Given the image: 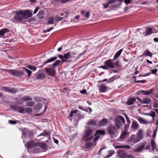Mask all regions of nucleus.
<instances>
[{
  "label": "nucleus",
  "mask_w": 158,
  "mask_h": 158,
  "mask_svg": "<svg viewBox=\"0 0 158 158\" xmlns=\"http://www.w3.org/2000/svg\"><path fill=\"white\" fill-rule=\"evenodd\" d=\"M32 11L27 10L24 12L22 10H20L16 13V15L14 17V19L18 22H21L24 19H26L32 16Z\"/></svg>",
  "instance_id": "1"
},
{
  "label": "nucleus",
  "mask_w": 158,
  "mask_h": 158,
  "mask_svg": "<svg viewBox=\"0 0 158 158\" xmlns=\"http://www.w3.org/2000/svg\"><path fill=\"white\" fill-rule=\"evenodd\" d=\"M143 130L140 129L137 132L136 135H133L130 137L128 141L135 144L142 139L143 137Z\"/></svg>",
  "instance_id": "2"
},
{
  "label": "nucleus",
  "mask_w": 158,
  "mask_h": 158,
  "mask_svg": "<svg viewBox=\"0 0 158 158\" xmlns=\"http://www.w3.org/2000/svg\"><path fill=\"white\" fill-rule=\"evenodd\" d=\"M115 127L118 129L122 126V123L125 124V121L122 116L118 115L114 120Z\"/></svg>",
  "instance_id": "3"
},
{
  "label": "nucleus",
  "mask_w": 158,
  "mask_h": 158,
  "mask_svg": "<svg viewBox=\"0 0 158 158\" xmlns=\"http://www.w3.org/2000/svg\"><path fill=\"white\" fill-rule=\"evenodd\" d=\"M93 137L92 135V130L91 129H86L84 132L83 137L84 140L85 141L89 140Z\"/></svg>",
  "instance_id": "4"
},
{
  "label": "nucleus",
  "mask_w": 158,
  "mask_h": 158,
  "mask_svg": "<svg viewBox=\"0 0 158 158\" xmlns=\"http://www.w3.org/2000/svg\"><path fill=\"white\" fill-rule=\"evenodd\" d=\"M113 59H110L104 62L105 65L101 66L100 68L104 69H107L109 68H114V65L113 63Z\"/></svg>",
  "instance_id": "5"
},
{
  "label": "nucleus",
  "mask_w": 158,
  "mask_h": 158,
  "mask_svg": "<svg viewBox=\"0 0 158 158\" xmlns=\"http://www.w3.org/2000/svg\"><path fill=\"white\" fill-rule=\"evenodd\" d=\"M6 71L10 74L17 77L21 76L23 75V72L22 71L9 69H7Z\"/></svg>",
  "instance_id": "6"
},
{
  "label": "nucleus",
  "mask_w": 158,
  "mask_h": 158,
  "mask_svg": "<svg viewBox=\"0 0 158 158\" xmlns=\"http://www.w3.org/2000/svg\"><path fill=\"white\" fill-rule=\"evenodd\" d=\"M58 57L64 62H66L71 57L70 52L64 54L63 56L59 55L58 56Z\"/></svg>",
  "instance_id": "7"
},
{
  "label": "nucleus",
  "mask_w": 158,
  "mask_h": 158,
  "mask_svg": "<svg viewBox=\"0 0 158 158\" xmlns=\"http://www.w3.org/2000/svg\"><path fill=\"white\" fill-rule=\"evenodd\" d=\"M118 129L115 127L110 125L108 128V133L110 135H114L116 131Z\"/></svg>",
  "instance_id": "8"
},
{
  "label": "nucleus",
  "mask_w": 158,
  "mask_h": 158,
  "mask_svg": "<svg viewBox=\"0 0 158 158\" xmlns=\"http://www.w3.org/2000/svg\"><path fill=\"white\" fill-rule=\"evenodd\" d=\"M2 90L7 93H11L14 94L17 91L16 89L8 87H4L2 88Z\"/></svg>",
  "instance_id": "9"
},
{
  "label": "nucleus",
  "mask_w": 158,
  "mask_h": 158,
  "mask_svg": "<svg viewBox=\"0 0 158 158\" xmlns=\"http://www.w3.org/2000/svg\"><path fill=\"white\" fill-rule=\"evenodd\" d=\"M45 69L46 73L50 76L52 77L55 76V70L52 67H46L45 68Z\"/></svg>",
  "instance_id": "10"
},
{
  "label": "nucleus",
  "mask_w": 158,
  "mask_h": 158,
  "mask_svg": "<svg viewBox=\"0 0 158 158\" xmlns=\"http://www.w3.org/2000/svg\"><path fill=\"white\" fill-rule=\"evenodd\" d=\"M36 143L35 142L34 140H32L27 142L26 144H25V147L28 148L30 149L32 148L36 147Z\"/></svg>",
  "instance_id": "11"
},
{
  "label": "nucleus",
  "mask_w": 158,
  "mask_h": 158,
  "mask_svg": "<svg viewBox=\"0 0 158 158\" xmlns=\"http://www.w3.org/2000/svg\"><path fill=\"white\" fill-rule=\"evenodd\" d=\"M11 107L12 109L14 110H17L19 113H24L25 109H24L22 107H19L15 105L11 106Z\"/></svg>",
  "instance_id": "12"
},
{
  "label": "nucleus",
  "mask_w": 158,
  "mask_h": 158,
  "mask_svg": "<svg viewBox=\"0 0 158 158\" xmlns=\"http://www.w3.org/2000/svg\"><path fill=\"white\" fill-rule=\"evenodd\" d=\"M127 153L123 150H119L118 153V156L120 158H125L126 157Z\"/></svg>",
  "instance_id": "13"
},
{
  "label": "nucleus",
  "mask_w": 158,
  "mask_h": 158,
  "mask_svg": "<svg viewBox=\"0 0 158 158\" xmlns=\"http://www.w3.org/2000/svg\"><path fill=\"white\" fill-rule=\"evenodd\" d=\"M139 127V125L138 123L135 121H133L131 126V128L134 130L137 129Z\"/></svg>",
  "instance_id": "14"
},
{
  "label": "nucleus",
  "mask_w": 158,
  "mask_h": 158,
  "mask_svg": "<svg viewBox=\"0 0 158 158\" xmlns=\"http://www.w3.org/2000/svg\"><path fill=\"white\" fill-rule=\"evenodd\" d=\"M145 147V144L143 143L139 147L135 149L134 152H140Z\"/></svg>",
  "instance_id": "15"
},
{
  "label": "nucleus",
  "mask_w": 158,
  "mask_h": 158,
  "mask_svg": "<svg viewBox=\"0 0 158 158\" xmlns=\"http://www.w3.org/2000/svg\"><path fill=\"white\" fill-rule=\"evenodd\" d=\"M36 146L41 148L42 149H45L46 148V144L44 143L37 142L36 143Z\"/></svg>",
  "instance_id": "16"
},
{
  "label": "nucleus",
  "mask_w": 158,
  "mask_h": 158,
  "mask_svg": "<svg viewBox=\"0 0 158 158\" xmlns=\"http://www.w3.org/2000/svg\"><path fill=\"white\" fill-rule=\"evenodd\" d=\"M123 49H121L116 53L113 59V61L116 60L119 57V56L120 55Z\"/></svg>",
  "instance_id": "17"
},
{
  "label": "nucleus",
  "mask_w": 158,
  "mask_h": 158,
  "mask_svg": "<svg viewBox=\"0 0 158 158\" xmlns=\"http://www.w3.org/2000/svg\"><path fill=\"white\" fill-rule=\"evenodd\" d=\"M152 54L148 50H147L143 53L141 56H148L150 57L152 56Z\"/></svg>",
  "instance_id": "18"
},
{
  "label": "nucleus",
  "mask_w": 158,
  "mask_h": 158,
  "mask_svg": "<svg viewBox=\"0 0 158 158\" xmlns=\"http://www.w3.org/2000/svg\"><path fill=\"white\" fill-rule=\"evenodd\" d=\"M44 11L43 10H40L37 14V18L39 19H42L44 17Z\"/></svg>",
  "instance_id": "19"
},
{
  "label": "nucleus",
  "mask_w": 158,
  "mask_h": 158,
  "mask_svg": "<svg viewBox=\"0 0 158 158\" xmlns=\"http://www.w3.org/2000/svg\"><path fill=\"white\" fill-rule=\"evenodd\" d=\"M99 90L101 92H105L106 90L107 87L104 85H101L98 87Z\"/></svg>",
  "instance_id": "20"
},
{
  "label": "nucleus",
  "mask_w": 158,
  "mask_h": 158,
  "mask_svg": "<svg viewBox=\"0 0 158 158\" xmlns=\"http://www.w3.org/2000/svg\"><path fill=\"white\" fill-rule=\"evenodd\" d=\"M9 31L8 29L6 28L0 30V37L4 36L5 33L8 32Z\"/></svg>",
  "instance_id": "21"
},
{
  "label": "nucleus",
  "mask_w": 158,
  "mask_h": 158,
  "mask_svg": "<svg viewBox=\"0 0 158 158\" xmlns=\"http://www.w3.org/2000/svg\"><path fill=\"white\" fill-rule=\"evenodd\" d=\"M124 116L126 118L127 122V123L125 125V127L126 128H127L129 127L131 121L130 120L127 114H125Z\"/></svg>",
  "instance_id": "22"
},
{
  "label": "nucleus",
  "mask_w": 158,
  "mask_h": 158,
  "mask_svg": "<svg viewBox=\"0 0 158 158\" xmlns=\"http://www.w3.org/2000/svg\"><path fill=\"white\" fill-rule=\"evenodd\" d=\"M127 132L125 131H124L122 132L121 135L120 136L119 138V140L121 139V140H123V139H125L126 137V136L127 135ZM119 140L120 141H121V140Z\"/></svg>",
  "instance_id": "23"
},
{
  "label": "nucleus",
  "mask_w": 158,
  "mask_h": 158,
  "mask_svg": "<svg viewBox=\"0 0 158 158\" xmlns=\"http://www.w3.org/2000/svg\"><path fill=\"white\" fill-rule=\"evenodd\" d=\"M151 101V99L148 98H145L143 99L141 101V103L148 104L150 103Z\"/></svg>",
  "instance_id": "24"
},
{
  "label": "nucleus",
  "mask_w": 158,
  "mask_h": 158,
  "mask_svg": "<svg viewBox=\"0 0 158 158\" xmlns=\"http://www.w3.org/2000/svg\"><path fill=\"white\" fill-rule=\"evenodd\" d=\"M108 122L107 119L104 118L101 120L99 123V125L100 126H102L106 125Z\"/></svg>",
  "instance_id": "25"
},
{
  "label": "nucleus",
  "mask_w": 158,
  "mask_h": 158,
  "mask_svg": "<svg viewBox=\"0 0 158 158\" xmlns=\"http://www.w3.org/2000/svg\"><path fill=\"white\" fill-rule=\"evenodd\" d=\"M146 33L145 36L149 35L152 33V29L151 28L147 27L146 29Z\"/></svg>",
  "instance_id": "26"
},
{
  "label": "nucleus",
  "mask_w": 158,
  "mask_h": 158,
  "mask_svg": "<svg viewBox=\"0 0 158 158\" xmlns=\"http://www.w3.org/2000/svg\"><path fill=\"white\" fill-rule=\"evenodd\" d=\"M57 58L56 56H55L54 57H52V58L48 59L44 63V64H43V65H44L47 63H48L49 62H52L54 61V60H56L57 59Z\"/></svg>",
  "instance_id": "27"
},
{
  "label": "nucleus",
  "mask_w": 158,
  "mask_h": 158,
  "mask_svg": "<svg viewBox=\"0 0 158 158\" xmlns=\"http://www.w3.org/2000/svg\"><path fill=\"white\" fill-rule=\"evenodd\" d=\"M137 119L139 122L141 124H145L148 123V121L147 120L142 118L139 117Z\"/></svg>",
  "instance_id": "28"
},
{
  "label": "nucleus",
  "mask_w": 158,
  "mask_h": 158,
  "mask_svg": "<svg viewBox=\"0 0 158 158\" xmlns=\"http://www.w3.org/2000/svg\"><path fill=\"white\" fill-rule=\"evenodd\" d=\"M50 135V133L48 131H47L46 130H45L39 135V136H43L46 137H49Z\"/></svg>",
  "instance_id": "29"
},
{
  "label": "nucleus",
  "mask_w": 158,
  "mask_h": 158,
  "mask_svg": "<svg viewBox=\"0 0 158 158\" xmlns=\"http://www.w3.org/2000/svg\"><path fill=\"white\" fill-rule=\"evenodd\" d=\"M115 153V152L114 150H110L108 152V155L105 156V158H109Z\"/></svg>",
  "instance_id": "30"
},
{
  "label": "nucleus",
  "mask_w": 158,
  "mask_h": 158,
  "mask_svg": "<svg viewBox=\"0 0 158 158\" xmlns=\"http://www.w3.org/2000/svg\"><path fill=\"white\" fill-rule=\"evenodd\" d=\"M151 148L152 150H154L156 147V144L155 140L154 139H151Z\"/></svg>",
  "instance_id": "31"
},
{
  "label": "nucleus",
  "mask_w": 158,
  "mask_h": 158,
  "mask_svg": "<svg viewBox=\"0 0 158 158\" xmlns=\"http://www.w3.org/2000/svg\"><path fill=\"white\" fill-rule=\"evenodd\" d=\"M145 114L151 116L153 119H154V118L156 116V113L155 112L153 111H151L149 113H145Z\"/></svg>",
  "instance_id": "32"
},
{
  "label": "nucleus",
  "mask_w": 158,
  "mask_h": 158,
  "mask_svg": "<svg viewBox=\"0 0 158 158\" xmlns=\"http://www.w3.org/2000/svg\"><path fill=\"white\" fill-rule=\"evenodd\" d=\"M45 77V75L44 73H41L38 74L37 78V79L40 80L44 79Z\"/></svg>",
  "instance_id": "33"
},
{
  "label": "nucleus",
  "mask_w": 158,
  "mask_h": 158,
  "mask_svg": "<svg viewBox=\"0 0 158 158\" xmlns=\"http://www.w3.org/2000/svg\"><path fill=\"white\" fill-rule=\"evenodd\" d=\"M97 121L96 120H92L88 121L87 123V125L89 126H95L96 125Z\"/></svg>",
  "instance_id": "34"
},
{
  "label": "nucleus",
  "mask_w": 158,
  "mask_h": 158,
  "mask_svg": "<svg viewBox=\"0 0 158 158\" xmlns=\"http://www.w3.org/2000/svg\"><path fill=\"white\" fill-rule=\"evenodd\" d=\"M140 92L145 95H148L152 92V90L151 89L149 91L147 90H142L140 91Z\"/></svg>",
  "instance_id": "35"
},
{
  "label": "nucleus",
  "mask_w": 158,
  "mask_h": 158,
  "mask_svg": "<svg viewBox=\"0 0 158 158\" xmlns=\"http://www.w3.org/2000/svg\"><path fill=\"white\" fill-rule=\"evenodd\" d=\"M135 98H132L128 100L127 103L128 105H131L133 103V102L135 101Z\"/></svg>",
  "instance_id": "36"
},
{
  "label": "nucleus",
  "mask_w": 158,
  "mask_h": 158,
  "mask_svg": "<svg viewBox=\"0 0 158 158\" xmlns=\"http://www.w3.org/2000/svg\"><path fill=\"white\" fill-rule=\"evenodd\" d=\"M54 23V19L53 17H50L48 18L47 24H52Z\"/></svg>",
  "instance_id": "37"
},
{
  "label": "nucleus",
  "mask_w": 158,
  "mask_h": 158,
  "mask_svg": "<svg viewBox=\"0 0 158 158\" xmlns=\"http://www.w3.org/2000/svg\"><path fill=\"white\" fill-rule=\"evenodd\" d=\"M22 99L24 101H27L31 100L32 98L28 96H27L23 97Z\"/></svg>",
  "instance_id": "38"
},
{
  "label": "nucleus",
  "mask_w": 158,
  "mask_h": 158,
  "mask_svg": "<svg viewBox=\"0 0 158 158\" xmlns=\"http://www.w3.org/2000/svg\"><path fill=\"white\" fill-rule=\"evenodd\" d=\"M60 62V61L59 60H56L54 63L52 64V66L54 67H55L56 66H59V64Z\"/></svg>",
  "instance_id": "39"
},
{
  "label": "nucleus",
  "mask_w": 158,
  "mask_h": 158,
  "mask_svg": "<svg viewBox=\"0 0 158 158\" xmlns=\"http://www.w3.org/2000/svg\"><path fill=\"white\" fill-rule=\"evenodd\" d=\"M35 104V102L34 101H30L26 103V105L28 106L32 107Z\"/></svg>",
  "instance_id": "40"
},
{
  "label": "nucleus",
  "mask_w": 158,
  "mask_h": 158,
  "mask_svg": "<svg viewBox=\"0 0 158 158\" xmlns=\"http://www.w3.org/2000/svg\"><path fill=\"white\" fill-rule=\"evenodd\" d=\"M26 112L28 114H31L32 112V109L30 108L27 107L25 108Z\"/></svg>",
  "instance_id": "41"
},
{
  "label": "nucleus",
  "mask_w": 158,
  "mask_h": 158,
  "mask_svg": "<svg viewBox=\"0 0 158 158\" xmlns=\"http://www.w3.org/2000/svg\"><path fill=\"white\" fill-rule=\"evenodd\" d=\"M105 133V131H104L97 130L96 134L98 135H104Z\"/></svg>",
  "instance_id": "42"
},
{
  "label": "nucleus",
  "mask_w": 158,
  "mask_h": 158,
  "mask_svg": "<svg viewBox=\"0 0 158 158\" xmlns=\"http://www.w3.org/2000/svg\"><path fill=\"white\" fill-rule=\"evenodd\" d=\"M23 71H26L27 72V73L28 74V76H30V75H31V71L28 70L27 68H25V67H23Z\"/></svg>",
  "instance_id": "43"
},
{
  "label": "nucleus",
  "mask_w": 158,
  "mask_h": 158,
  "mask_svg": "<svg viewBox=\"0 0 158 158\" xmlns=\"http://www.w3.org/2000/svg\"><path fill=\"white\" fill-rule=\"evenodd\" d=\"M93 143H87L85 144V147L87 148H90L93 146Z\"/></svg>",
  "instance_id": "44"
},
{
  "label": "nucleus",
  "mask_w": 158,
  "mask_h": 158,
  "mask_svg": "<svg viewBox=\"0 0 158 158\" xmlns=\"http://www.w3.org/2000/svg\"><path fill=\"white\" fill-rule=\"evenodd\" d=\"M63 17H60V16H56L55 17V20L56 21H60L63 20Z\"/></svg>",
  "instance_id": "45"
},
{
  "label": "nucleus",
  "mask_w": 158,
  "mask_h": 158,
  "mask_svg": "<svg viewBox=\"0 0 158 158\" xmlns=\"http://www.w3.org/2000/svg\"><path fill=\"white\" fill-rule=\"evenodd\" d=\"M78 112V110H74L72 111L71 113L69 114L70 117H72L75 114Z\"/></svg>",
  "instance_id": "46"
},
{
  "label": "nucleus",
  "mask_w": 158,
  "mask_h": 158,
  "mask_svg": "<svg viewBox=\"0 0 158 158\" xmlns=\"http://www.w3.org/2000/svg\"><path fill=\"white\" fill-rule=\"evenodd\" d=\"M32 152L34 153H37L40 152V150L39 148H35L33 150Z\"/></svg>",
  "instance_id": "47"
},
{
  "label": "nucleus",
  "mask_w": 158,
  "mask_h": 158,
  "mask_svg": "<svg viewBox=\"0 0 158 158\" xmlns=\"http://www.w3.org/2000/svg\"><path fill=\"white\" fill-rule=\"evenodd\" d=\"M42 105L41 103H39L36 105L35 106L36 109L38 110H40L41 109Z\"/></svg>",
  "instance_id": "48"
},
{
  "label": "nucleus",
  "mask_w": 158,
  "mask_h": 158,
  "mask_svg": "<svg viewBox=\"0 0 158 158\" xmlns=\"http://www.w3.org/2000/svg\"><path fill=\"white\" fill-rule=\"evenodd\" d=\"M135 81L136 83H144L146 82V80H139V81H136V80H135Z\"/></svg>",
  "instance_id": "49"
},
{
  "label": "nucleus",
  "mask_w": 158,
  "mask_h": 158,
  "mask_svg": "<svg viewBox=\"0 0 158 158\" xmlns=\"http://www.w3.org/2000/svg\"><path fill=\"white\" fill-rule=\"evenodd\" d=\"M157 130H154L153 132V138L155 139L156 137V134L157 133Z\"/></svg>",
  "instance_id": "50"
},
{
  "label": "nucleus",
  "mask_w": 158,
  "mask_h": 158,
  "mask_svg": "<svg viewBox=\"0 0 158 158\" xmlns=\"http://www.w3.org/2000/svg\"><path fill=\"white\" fill-rule=\"evenodd\" d=\"M94 135L95 136V137L94 139V141L95 142L99 138V136L96 135V134Z\"/></svg>",
  "instance_id": "51"
},
{
  "label": "nucleus",
  "mask_w": 158,
  "mask_h": 158,
  "mask_svg": "<svg viewBox=\"0 0 158 158\" xmlns=\"http://www.w3.org/2000/svg\"><path fill=\"white\" fill-rule=\"evenodd\" d=\"M115 79V78L114 77H113L110 78L108 80V82L109 83H110L113 81H114Z\"/></svg>",
  "instance_id": "52"
},
{
  "label": "nucleus",
  "mask_w": 158,
  "mask_h": 158,
  "mask_svg": "<svg viewBox=\"0 0 158 158\" xmlns=\"http://www.w3.org/2000/svg\"><path fill=\"white\" fill-rule=\"evenodd\" d=\"M71 54V57H74L73 55H76L77 53V52L76 51H73V52H69Z\"/></svg>",
  "instance_id": "53"
},
{
  "label": "nucleus",
  "mask_w": 158,
  "mask_h": 158,
  "mask_svg": "<svg viewBox=\"0 0 158 158\" xmlns=\"http://www.w3.org/2000/svg\"><path fill=\"white\" fill-rule=\"evenodd\" d=\"M72 0H61L60 2L62 3L69 2L71 1Z\"/></svg>",
  "instance_id": "54"
},
{
  "label": "nucleus",
  "mask_w": 158,
  "mask_h": 158,
  "mask_svg": "<svg viewBox=\"0 0 158 158\" xmlns=\"http://www.w3.org/2000/svg\"><path fill=\"white\" fill-rule=\"evenodd\" d=\"M114 65L117 67L120 66V62L119 60H118L114 63Z\"/></svg>",
  "instance_id": "55"
},
{
  "label": "nucleus",
  "mask_w": 158,
  "mask_h": 158,
  "mask_svg": "<svg viewBox=\"0 0 158 158\" xmlns=\"http://www.w3.org/2000/svg\"><path fill=\"white\" fill-rule=\"evenodd\" d=\"M150 149V144L149 143H148L146 145V147L145 148V149Z\"/></svg>",
  "instance_id": "56"
},
{
  "label": "nucleus",
  "mask_w": 158,
  "mask_h": 158,
  "mask_svg": "<svg viewBox=\"0 0 158 158\" xmlns=\"http://www.w3.org/2000/svg\"><path fill=\"white\" fill-rule=\"evenodd\" d=\"M89 12L88 11L85 14V15L84 16V17L85 18L87 19L89 17Z\"/></svg>",
  "instance_id": "57"
},
{
  "label": "nucleus",
  "mask_w": 158,
  "mask_h": 158,
  "mask_svg": "<svg viewBox=\"0 0 158 158\" xmlns=\"http://www.w3.org/2000/svg\"><path fill=\"white\" fill-rule=\"evenodd\" d=\"M151 71L152 73V74H155L156 73L157 70L156 69L153 70H151Z\"/></svg>",
  "instance_id": "58"
},
{
  "label": "nucleus",
  "mask_w": 158,
  "mask_h": 158,
  "mask_svg": "<svg viewBox=\"0 0 158 158\" xmlns=\"http://www.w3.org/2000/svg\"><path fill=\"white\" fill-rule=\"evenodd\" d=\"M39 9V7L38 6L36 7L35 8L34 10V11L33 14H35L38 11Z\"/></svg>",
  "instance_id": "59"
},
{
  "label": "nucleus",
  "mask_w": 158,
  "mask_h": 158,
  "mask_svg": "<svg viewBox=\"0 0 158 158\" xmlns=\"http://www.w3.org/2000/svg\"><path fill=\"white\" fill-rule=\"evenodd\" d=\"M9 122L11 124H15L16 123V122L11 120H9Z\"/></svg>",
  "instance_id": "60"
},
{
  "label": "nucleus",
  "mask_w": 158,
  "mask_h": 158,
  "mask_svg": "<svg viewBox=\"0 0 158 158\" xmlns=\"http://www.w3.org/2000/svg\"><path fill=\"white\" fill-rule=\"evenodd\" d=\"M153 107L155 108H158V102H155L153 105Z\"/></svg>",
  "instance_id": "61"
},
{
  "label": "nucleus",
  "mask_w": 158,
  "mask_h": 158,
  "mask_svg": "<svg viewBox=\"0 0 158 158\" xmlns=\"http://www.w3.org/2000/svg\"><path fill=\"white\" fill-rule=\"evenodd\" d=\"M109 4H110V3H108V2L107 3H106L105 4H103V5L104 6V8H106L108 6Z\"/></svg>",
  "instance_id": "62"
},
{
  "label": "nucleus",
  "mask_w": 158,
  "mask_h": 158,
  "mask_svg": "<svg viewBox=\"0 0 158 158\" xmlns=\"http://www.w3.org/2000/svg\"><path fill=\"white\" fill-rule=\"evenodd\" d=\"M156 27H155L152 30V32L156 33L158 32V28L157 30H156Z\"/></svg>",
  "instance_id": "63"
},
{
  "label": "nucleus",
  "mask_w": 158,
  "mask_h": 158,
  "mask_svg": "<svg viewBox=\"0 0 158 158\" xmlns=\"http://www.w3.org/2000/svg\"><path fill=\"white\" fill-rule=\"evenodd\" d=\"M126 157L127 158H133L134 157V156L132 155H127V156H126Z\"/></svg>",
  "instance_id": "64"
}]
</instances>
